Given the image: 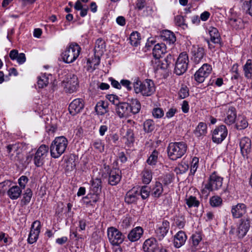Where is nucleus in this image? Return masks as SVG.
I'll return each instance as SVG.
<instances>
[{
  "label": "nucleus",
  "instance_id": "obj_24",
  "mask_svg": "<svg viewBox=\"0 0 252 252\" xmlns=\"http://www.w3.org/2000/svg\"><path fill=\"white\" fill-rule=\"evenodd\" d=\"M169 222L167 220H163L161 226L156 230V233L159 239H162L167 233L169 229Z\"/></svg>",
  "mask_w": 252,
  "mask_h": 252
},
{
  "label": "nucleus",
  "instance_id": "obj_13",
  "mask_svg": "<svg viewBox=\"0 0 252 252\" xmlns=\"http://www.w3.org/2000/svg\"><path fill=\"white\" fill-rule=\"evenodd\" d=\"M129 107L128 103L120 102L115 108L117 114L120 118L128 117L131 114Z\"/></svg>",
  "mask_w": 252,
  "mask_h": 252
},
{
  "label": "nucleus",
  "instance_id": "obj_17",
  "mask_svg": "<svg viewBox=\"0 0 252 252\" xmlns=\"http://www.w3.org/2000/svg\"><path fill=\"white\" fill-rule=\"evenodd\" d=\"M191 53L193 61L196 64L199 63L205 56L204 48L199 46H193Z\"/></svg>",
  "mask_w": 252,
  "mask_h": 252
},
{
  "label": "nucleus",
  "instance_id": "obj_46",
  "mask_svg": "<svg viewBox=\"0 0 252 252\" xmlns=\"http://www.w3.org/2000/svg\"><path fill=\"white\" fill-rule=\"evenodd\" d=\"M124 137L127 140L126 143L127 144L132 143L134 141L133 130L131 128H127Z\"/></svg>",
  "mask_w": 252,
  "mask_h": 252
},
{
  "label": "nucleus",
  "instance_id": "obj_14",
  "mask_svg": "<svg viewBox=\"0 0 252 252\" xmlns=\"http://www.w3.org/2000/svg\"><path fill=\"white\" fill-rule=\"evenodd\" d=\"M241 154L244 158H248L251 150V141L246 137L242 138L240 141Z\"/></svg>",
  "mask_w": 252,
  "mask_h": 252
},
{
  "label": "nucleus",
  "instance_id": "obj_64",
  "mask_svg": "<svg viewBox=\"0 0 252 252\" xmlns=\"http://www.w3.org/2000/svg\"><path fill=\"white\" fill-rule=\"evenodd\" d=\"M201 238L198 235H193L192 236V241L194 246H197L201 241Z\"/></svg>",
  "mask_w": 252,
  "mask_h": 252
},
{
  "label": "nucleus",
  "instance_id": "obj_56",
  "mask_svg": "<svg viewBox=\"0 0 252 252\" xmlns=\"http://www.w3.org/2000/svg\"><path fill=\"white\" fill-rule=\"evenodd\" d=\"M176 225L180 228L184 227L185 224V219L183 217H177L175 220Z\"/></svg>",
  "mask_w": 252,
  "mask_h": 252
},
{
  "label": "nucleus",
  "instance_id": "obj_11",
  "mask_svg": "<svg viewBox=\"0 0 252 252\" xmlns=\"http://www.w3.org/2000/svg\"><path fill=\"white\" fill-rule=\"evenodd\" d=\"M40 230V222L38 220L34 221L31 227V231L28 239L30 244H33L36 241Z\"/></svg>",
  "mask_w": 252,
  "mask_h": 252
},
{
  "label": "nucleus",
  "instance_id": "obj_20",
  "mask_svg": "<svg viewBox=\"0 0 252 252\" xmlns=\"http://www.w3.org/2000/svg\"><path fill=\"white\" fill-rule=\"evenodd\" d=\"M236 116L235 108L230 106L226 112V116L224 120V122L227 125H231L235 122Z\"/></svg>",
  "mask_w": 252,
  "mask_h": 252
},
{
  "label": "nucleus",
  "instance_id": "obj_55",
  "mask_svg": "<svg viewBox=\"0 0 252 252\" xmlns=\"http://www.w3.org/2000/svg\"><path fill=\"white\" fill-rule=\"evenodd\" d=\"M163 115L164 112L161 108H156L153 111V115L155 118H160L163 116Z\"/></svg>",
  "mask_w": 252,
  "mask_h": 252
},
{
  "label": "nucleus",
  "instance_id": "obj_53",
  "mask_svg": "<svg viewBox=\"0 0 252 252\" xmlns=\"http://www.w3.org/2000/svg\"><path fill=\"white\" fill-rule=\"evenodd\" d=\"M95 58L93 59L92 61L90 60H88L87 63L90 64V67L93 68L94 69L96 68V66H97L100 63V57L95 56Z\"/></svg>",
  "mask_w": 252,
  "mask_h": 252
},
{
  "label": "nucleus",
  "instance_id": "obj_48",
  "mask_svg": "<svg viewBox=\"0 0 252 252\" xmlns=\"http://www.w3.org/2000/svg\"><path fill=\"white\" fill-rule=\"evenodd\" d=\"M175 22L177 26L185 29L187 27V24L185 23V18L181 15H177L175 17Z\"/></svg>",
  "mask_w": 252,
  "mask_h": 252
},
{
  "label": "nucleus",
  "instance_id": "obj_5",
  "mask_svg": "<svg viewBox=\"0 0 252 252\" xmlns=\"http://www.w3.org/2000/svg\"><path fill=\"white\" fill-rule=\"evenodd\" d=\"M189 59L187 54L181 53L179 56L176 62L174 68V73L178 75L184 73L188 67Z\"/></svg>",
  "mask_w": 252,
  "mask_h": 252
},
{
  "label": "nucleus",
  "instance_id": "obj_7",
  "mask_svg": "<svg viewBox=\"0 0 252 252\" xmlns=\"http://www.w3.org/2000/svg\"><path fill=\"white\" fill-rule=\"evenodd\" d=\"M212 67L208 63H204L194 74V79L198 83L204 82L205 79L211 72Z\"/></svg>",
  "mask_w": 252,
  "mask_h": 252
},
{
  "label": "nucleus",
  "instance_id": "obj_31",
  "mask_svg": "<svg viewBox=\"0 0 252 252\" xmlns=\"http://www.w3.org/2000/svg\"><path fill=\"white\" fill-rule=\"evenodd\" d=\"M162 184L158 182H156L151 191V195L155 198H158L163 192Z\"/></svg>",
  "mask_w": 252,
  "mask_h": 252
},
{
  "label": "nucleus",
  "instance_id": "obj_18",
  "mask_svg": "<svg viewBox=\"0 0 252 252\" xmlns=\"http://www.w3.org/2000/svg\"><path fill=\"white\" fill-rule=\"evenodd\" d=\"M121 179V171L117 168L112 169L109 175L108 182L112 186L118 184Z\"/></svg>",
  "mask_w": 252,
  "mask_h": 252
},
{
  "label": "nucleus",
  "instance_id": "obj_51",
  "mask_svg": "<svg viewBox=\"0 0 252 252\" xmlns=\"http://www.w3.org/2000/svg\"><path fill=\"white\" fill-rule=\"evenodd\" d=\"M210 203L212 206L218 207L222 203L221 198L218 196H214L211 198Z\"/></svg>",
  "mask_w": 252,
  "mask_h": 252
},
{
  "label": "nucleus",
  "instance_id": "obj_8",
  "mask_svg": "<svg viewBox=\"0 0 252 252\" xmlns=\"http://www.w3.org/2000/svg\"><path fill=\"white\" fill-rule=\"evenodd\" d=\"M49 147L45 145H41L37 149L34 158V162L37 167L42 166L44 162V159L47 156Z\"/></svg>",
  "mask_w": 252,
  "mask_h": 252
},
{
  "label": "nucleus",
  "instance_id": "obj_21",
  "mask_svg": "<svg viewBox=\"0 0 252 252\" xmlns=\"http://www.w3.org/2000/svg\"><path fill=\"white\" fill-rule=\"evenodd\" d=\"M250 227V222L248 220H242L237 229V235L240 238H243L247 234Z\"/></svg>",
  "mask_w": 252,
  "mask_h": 252
},
{
  "label": "nucleus",
  "instance_id": "obj_19",
  "mask_svg": "<svg viewBox=\"0 0 252 252\" xmlns=\"http://www.w3.org/2000/svg\"><path fill=\"white\" fill-rule=\"evenodd\" d=\"M143 249L145 252H156L158 249L157 241L154 238L146 240L143 245Z\"/></svg>",
  "mask_w": 252,
  "mask_h": 252
},
{
  "label": "nucleus",
  "instance_id": "obj_30",
  "mask_svg": "<svg viewBox=\"0 0 252 252\" xmlns=\"http://www.w3.org/2000/svg\"><path fill=\"white\" fill-rule=\"evenodd\" d=\"M161 38L163 41H166L169 44L174 43L176 41V37L174 34L169 31L166 30L162 32Z\"/></svg>",
  "mask_w": 252,
  "mask_h": 252
},
{
  "label": "nucleus",
  "instance_id": "obj_50",
  "mask_svg": "<svg viewBox=\"0 0 252 252\" xmlns=\"http://www.w3.org/2000/svg\"><path fill=\"white\" fill-rule=\"evenodd\" d=\"M178 94L179 97L182 99L188 96L189 95V90L188 88L185 85H182V87L179 91Z\"/></svg>",
  "mask_w": 252,
  "mask_h": 252
},
{
  "label": "nucleus",
  "instance_id": "obj_58",
  "mask_svg": "<svg viewBox=\"0 0 252 252\" xmlns=\"http://www.w3.org/2000/svg\"><path fill=\"white\" fill-rule=\"evenodd\" d=\"M188 165L186 164H181L179 165L178 167L175 169L177 173L182 174L186 172L188 169Z\"/></svg>",
  "mask_w": 252,
  "mask_h": 252
},
{
  "label": "nucleus",
  "instance_id": "obj_43",
  "mask_svg": "<svg viewBox=\"0 0 252 252\" xmlns=\"http://www.w3.org/2000/svg\"><path fill=\"white\" fill-rule=\"evenodd\" d=\"M155 128V123L152 120H147L144 123V129L147 132H151Z\"/></svg>",
  "mask_w": 252,
  "mask_h": 252
},
{
  "label": "nucleus",
  "instance_id": "obj_26",
  "mask_svg": "<svg viewBox=\"0 0 252 252\" xmlns=\"http://www.w3.org/2000/svg\"><path fill=\"white\" fill-rule=\"evenodd\" d=\"M208 32L210 36V40L214 44H219L220 42V35L218 29L214 27H210Z\"/></svg>",
  "mask_w": 252,
  "mask_h": 252
},
{
  "label": "nucleus",
  "instance_id": "obj_42",
  "mask_svg": "<svg viewBox=\"0 0 252 252\" xmlns=\"http://www.w3.org/2000/svg\"><path fill=\"white\" fill-rule=\"evenodd\" d=\"M140 40V36L138 32H133L131 33L129 37V41L130 44L134 46H136Z\"/></svg>",
  "mask_w": 252,
  "mask_h": 252
},
{
  "label": "nucleus",
  "instance_id": "obj_62",
  "mask_svg": "<svg viewBox=\"0 0 252 252\" xmlns=\"http://www.w3.org/2000/svg\"><path fill=\"white\" fill-rule=\"evenodd\" d=\"M16 60L19 64H23L26 60L25 54L22 53L19 54Z\"/></svg>",
  "mask_w": 252,
  "mask_h": 252
},
{
  "label": "nucleus",
  "instance_id": "obj_2",
  "mask_svg": "<svg viewBox=\"0 0 252 252\" xmlns=\"http://www.w3.org/2000/svg\"><path fill=\"white\" fill-rule=\"evenodd\" d=\"M133 86L134 91L136 94L141 93L144 96H150L155 91L154 82L149 79L141 82L138 79H135L133 82Z\"/></svg>",
  "mask_w": 252,
  "mask_h": 252
},
{
  "label": "nucleus",
  "instance_id": "obj_27",
  "mask_svg": "<svg viewBox=\"0 0 252 252\" xmlns=\"http://www.w3.org/2000/svg\"><path fill=\"white\" fill-rule=\"evenodd\" d=\"M129 105V110L130 114H136L139 112L141 109L140 101L136 98H132L128 103Z\"/></svg>",
  "mask_w": 252,
  "mask_h": 252
},
{
  "label": "nucleus",
  "instance_id": "obj_40",
  "mask_svg": "<svg viewBox=\"0 0 252 252\" xmlns=\"http://www.w3.org/2000/svg\"><path fill=\"white\" fill-rule=\"evenodd\" d=\"M186 203L189 208L198 207L200 202L195 196H189L185 199Z\"/></svg>",
  "mask_w": 252,
  "mask_h": 252
},
{
  "label": "nucleus",
  "instance_id": "obj_49",
  "mask_svg": "<svg viewBox=\"0 0 252 252\" xmlns=\"http://www.w3.org/2000/svg\"><path fill=\"white\" fill-rule=\"evenodd\" d=\"M99 193L94 192L93 194L87 195L86 197L87 198L90 199V201L87 202V204L93 205V203H96L99 200Z\"/></svg>",
  "mask_w": 252,
  "mask_h": 252
},
{
  "label": "nucleus",
  "instance_id": "obj_16",
  "mask_svg": "<svg viewBox=\"0 0 252 252\" xmlns=\"http://www.w3.org/2000/svg\"><path fill=\"white\" fill-rule=\"evenodd\" d=\"M247 207L244 203H238L233 205L231 208L232 216L235 218H240L246 213Z\"/></svg>",
  "mask_w": 252,
  "mask_h": 252
},
{
  "label": "nucleus",
  "instance_id": "obj_34",
  "mask_svg": "<svg viewBox=\"0 0 252 252\" xmlns=\"http://www.w3.org/2000/svg\"><path fill=\"white\" fill-rule=\"evenodd\" d=\"M207 133V125L206 124L200 122L194 131V134L198 137L205 135Z\"/></svg>",
  "mask_w": 252,
  "mask_h": 252
},
{
  "label": "nucleus",
  "instance_id": "obj_41",
  "mask_svg": "<svg viewBox=\"0 0 252 252\" xmlns=\"http://www.w3.org/2000/svg\"><path fill=\"white\" fill-rule=\"evenodd\" d=\"M174 61V59L173 56L170 54H168L162 62L161 68L163 69L168 68L170 66V65L173 63Z\"/></svg>",
  "mask_w": 252,
  "mask_h": 252
},
{
  "label": "nucleus",
  "instance_id": "obj_32",
  "mask_svg": "<svg viewBox=\"0 0 252 252\" xmlns=\"http://www.w3.org/2000/svg\"><path fill=\"white\" fill-rule=\"evenodd\" d=\"M229 24L233 28L236 30H240L244 28V22L240 18H230Z\"/></svg>",
  "mask_w": 252,
  "mask_h": 252
},
{
  "label": "nucleus",
  "instance_id": "obj_47",
  "mask_svg": "<svg viewBox=\"0 0 252 252\" xmlns=\"http://www.w3.org/2000/svg\"><path fill=\"white\" fill-rule=\"evenodd\" d=\"M136 200V193L132 191H129L126 194L125 201L126 203L130 204Z\"/></svg>",
  "mask_w": 252,
  "mask_h": 252
},
{
  "label": "nucleus",
  "instance_id": "obj_25",
  "mask_svg": "<svg viewBox=\"0 0 252 252\" xmlns=\"http://www.w3.org/2000/svg\"><path fill=\"white\" fill-rule=\"evenodd\" d=\"M166 51V46L164 43H158L153 49V56L156 59H159Z\"/></svg>",
  "mask_w": 252,
  "mask_h": 252
},
{
  "label": "nucleus",
  "instance_id": "obj_45",
  "mask_svg": "<svg viewBox=\"0 0 252 252\" xmlns=\"http://www.w3.org/2000/svg\"><path fill=\"white\" fill-rule=\"evenodd\" d=\"M158 152L157 150H154L152 154L150 156L149 158H148L147 160V162L149 164L151 165H154L156 164L158 160Z\"/></svg>",
  "mask_w": 252,
  "mask_h": 252
},
{
  "label": "nucleus",
  "instance_id": "obj_38",
  "mask_svg": "<svg viewBox=\"0 0 252 252\" xmlns=\"http://www.w3.org/2000/svg\"><path fill=\"white\" fill-rule=\"evenodd\" d=\"M101 181L100 179L95 178L93 180L92 190L94 192L100 193L101 190Z\"/></svg>",
  "mask_w": 252,
  "mask_h": 252
},
{
  "label": "nucleus",
  "instance_id": "obj_54",
  "mask_svg": "<svg viewBox=\"0 0 252 252\" xmlns=\"http://www.w3.org/2000/svg\"><path fill=\"white\" fill-rule=\"evenodd\" d=\"M107 98L116 106H117V105H118V104L120 103L118 96L116 95L109 94L107 95Z\"/></svg>",
  "mask_w": 252,
  "mask_h": 252
},
{
  "label": "nucleus",
  "instance_id": "obj_60",
  "mask_svg": "<svg viewBox=\"0 0 252 252\" xmlns=\"http://www.w3.org/2000/svg\"><path fill=\"white\" fill-rule=\"evenodd\" d=\"M94 148L99 152H102L104 150V146L100 141H95L93 144Z\"/></svg>",
  "mask_w": 252,
  "mask_h": 252
},
{
  "label": "nucleus",
  "instance_id": "obj_4",
  "mask_svg": "<svg viewBox=\"0 0 252 252\" xmlns=\"http://www.w3.org/2000/svg\"><path fill=\"white\" fill-rule=\"evenodd\" d=\"M81 51L80 47L76 43H71L62 53V59L64 62L73 63L78 57Z\"/></svg>",
  "mask_w": 252,
  "mask_h": 252
},
{
  "label": "nucleus",
  "instance_id": "obj_44",
  "mask_svg": "<svg viewBox=\"0 0 252 252\" xmlns=\"http://www.w3.org/2000/svg\"><path fill=\"white\" fill-rule=\"evenodd\" d=\"M48 83V78L45 74L38 77L37 85L39 88H43L46 87Z\"/></svg>",
  "mask_w": 252,
  "mask_h": 252
},
{
  "label": "nucleus",
  "instance_id": "obj_15",
  "mask_svg": "<svg viewBox=\"0 0 252 252\" xmlns=\"http://www.w3.org/2000/svg\"><path fill=\"white\" fill-rule=\"evenodd\" d=\"M78 85V78L76 76L73 75L70 78H68L65 82L66 91L69 93H72L77 90Z\"/></svg>",
  "mask_w": 252,
  "mask_h": 252
},
{
  "label": "nucleus",
  "instance_id": "obj_35",
  "mask_svg": "<svg viewBox=\"0 0 252 252\" xmlns=\"http://www.w3.org/2000/svg\"><path fill=\"white\" fill-rule=\"evenodd\" d=\"M248 126V123L246 118L242 116H238L236 120V127L238 129H243Z\"/></svg>",
  "mask_w": 252,
  "mask_h": 252
},
{
  "label": "nucleus",
  "instance_id": "obj_10",
  "mask_svg": "<svg viewBox=\"0 0 252 252\" xmlns=\"http://www.w3.org/2000/svg\"><path fill=\"white\" fill-rule=\"evenodd\" d=\"M227 134V130L226 126L221 125L214 130L212 136L213 141L215 143H220L225 139Z\"/></svg>",
  "mask_w": 252,
  "mask_h": 252
},
{
  "label": "nucleus",
  "instance_id": "obj_36",
  "mask_svg": "<svg viewBox=\"0 0 252 252\" xmlns=\"http://www.w3.org/2000/svg\"><path fill=\"white\" fill-rule=\"evenodd\" d=\"M245 76L247 78H251L252 76V62L251 59L247 61L246 64L243 66Z\"/></svg>",
  "mask_w": 252,
  "mask_h": 252
},
{
  "label": "nucleus",
  "instance_id": "obj_57",
  "mask_svg": "<svg viewBox=\"0 0 252 252\" xmlns=\"http://www.w3.org/2000/svg\"><path fill=\"white\" fill-rule=\"evenodd\" d=\"M198 158H193L192 160V162H191V167H190V172L194 174L197 167H198Z\"/></svg>",
  "mask_w": 252,
  "mask_h": 252
},
{
  "label": "nucleus",
  "instance_id": "obj_29",
  "mask_svg": "<svg viewBox=\"0 0 252 252\" xmlns=\"http://www.w3.org/2000/svg\"><path fill=\"white\" fill-rule=\"evenodd\" d=\"M7 193L11 199H17L20 196L22 189L18 186H14L8 190Z\"/></svg>",
  "mask_w": 252,
  "mask_h": 252
},
{
  "label": "nucleus",
  "instance_id": "obj_6",
  "mask_svg": "<svg viewBox=\"0 0 252 252\" xmlns=\"http://www.w3.org/2000/svg\"><path fill=\"white\" fill-rule=\"evenodd\" d=\"M107 236L110 243L115 246L122 244L125 238V235L121 231L113 227L108 228Z\"/></svg>",
  "mask_w": 252,
  "mask_h": 252
},
{
  "label": "nucleus",
  "instance_id": "obj_22",
  "mask_svg": "<svg viewBox=\"0 0 252 252\" xmlns=\"http://www.w3.org/2000/svg\"><path fill=\"white\" fill-rule=\"evenodd\" d=\"M187 240V236L183 231H179L174 236V245L179 248L182 246Z\"/></svg>",
  "mask_w": 252,
  "mask_h": 252
},
{
  "label": "nucleus",
  "instance_id": "obj_9",
  "mask_svg": "<svg viewBox=\"0 0 252 252\" xmlns=\"http://www.w3.org/2000/svg\"><path fill=\"white\" fill-rule=\"evenodd\" d=\"M222 178L214 172L210 176L209 182L205 185V188L208 189L209 191H210L218 189L222 186Z\"/></svg>",
  "mask_w": 252,
  "mask_h": 252
},
{
  "label": "nucleus",
  "instance_id": "obj_1",
  "mask_svg": "<svg viewBox=\"0 0 252 252\" xmlns=\"http://www.w3.org/2000/svg\"><path fill=\"white\" fill-rule=\"evenodd\" d=\"M67 145L68 140L64 136L56 137L50 146L51 156L54 158H59L65 152Z\"/></svg>",
  "mask_w": 252,
  "mask_h": 252
},
{
  "label": "nucleus",
  "instance_id": "obj_33",
  "mask_svg": "<svg viewBox=\"0 0 252 252\" xmlns=\"http://www.w3.org/2000/svg\"><path fill=\"white\" fill-rule=\"evenodd\" d=\"M107 108V103L103 101H100L97 103L95 110L98 114L103 115L108 111Z\"/></svg>",
  "mask_w": 252,
  "mask_h": 252
},
{
  "label": "nucleus",
  "instance_id": "obj_39",
  "mask_svg": "<svg viewBox=\"0 0 252 252\" xmlns=\"http://www.w3.org/2000/svg\"><path fill=\"white\" fill-rule=\"evenodd\" d=\"M32 196V192L29 188L26 189L25 192L23 194V198L21 200V204L22 205H26L28 204Z\"/></svg>",
  "mask_w": 252,
  "mask_h": 252
},
{
  "label": "nucleus",
  "instance_id": "obj_52",
  "mask_svg": "<svg viewBox=\"0 0 252 252\" xmlns=\"http://www.w3.org/2000/svg\"><path fill=\"white\" fill-rule=\"evenodd\" d=\"M150 188L146 186L142 187L140 190V194L143 199L147 198L150 195Z\"/></svg>",
  "mask_w": 252,
  "mask_h": 252
},
{
  "label": "nucleus",
  "instance_id": "obj_12",
  "mask_svg": "<svg viewBox=\"0 0 252 252\" xmlns=\"http://www.w3.org/2000/svg\"><path fill=\"white\" fill-rule=\"evenodd\" d=\"M84 107L83 100L81 98L73 100L69 104L68 110L70 114L73 116L80 113Z\"/></svg>",
  "mask_w": 252,
  "mask_h": 252
},
{
  "label": "nucleus",
  "instance_id": "obj_37",
  "mask_svg": "<svg viewBox=\"0 0 252 252\" xmlns=\"http://www.w3.org/2000/svg\"><path fill=\"white\" fill-rule=\"evenodd\" d=\"M142 181L144 184H148L152 179V174L151 170L145 168L142 172Z\"/></svg>",
  "mask_w": 252,
  "mask_h": 252
},
{
  "label": "nucleus",
  "instance_id": "obj_3",
  "mask_svg": "<svg viewBox=\"0 0 252 252\" xmlns=\"http://www.w3.org/2000/svg\"><path fill=\"white\" fill-rule=\"evenodd\" d=\"M187 149V146L183 142L171 143L167 148L168 156L171 160H177L185 155Z\"/></svg>",
  "mask_w": 252,
  "mask_h": 252
},
{
  "label": "nucleus",
  "instance_id": "obj_28",
  "mask_svg": "<svg viewBox=\"0 0 252 252\" xmlns=\"http://www.w3.org/2000/svg\"><path fill=\"white\" fill-rule=\"evenodd\" d=\"M105 47L104 41L101 38L97 39L96 40L95 47L94 48V56L100 57L103 53Z\"/></svg>",
  "mask_w": 252,
  "mask_h": 252
},
{
  "label": "nucleus",
  "instance_id": "obj_63",
  "mask_svg": "<svg viewBox=\"0 0 252 252\" xmlns=\"http://www.w3.org/2000/svg\"><path fill=\"white\" fill-rule=\"evenodd\" d=\"M131 224V220L129 218H126L123 220L122 223V226L125 228L127 229L128 227L130 226Z\"/></svg>",
  "mask_w": 252,
  "mask_h": 252
},
{
  "label": "nucleus",
  "instance_id": "obj_23",
  "mask_svg": "<svg viewBox=\"0 0 252 252\" xmlns=\"http://www.w3.org/2000/svg\"><path fill=\"white\" fill-rule=\"evenodd\" d=\"M143 233V229L141 227H136L130 231L127 238L130 241L135 242L140 238Z\"/></svg>",
  "mask_w": 252,
  "mask_h": 252
},
{
  "label": "nucleus",
  "instance_id": "obj_61",
  "mask_svg": "<svg viewBox=\"0 0 252 252\" xmlns=\"http://www.w3.org/2000/svg\"><path fill=\"white\" fill-rule=\"evenodd\" d=\"M244 4H246L248 7L246 13L252 17V0H250L248 1H246Z\"/></svg>",
  "mask_w": 252,
  "mask_h": 252
},
{
  "label": "nucleus",
  "instance_id": "obj_59",
  "mask_svg": "<svg viewBox=\"0 0 252 252\" xmlns=\"http://www.w3.org/2000/svg\"><path fill=\"white\" fill-rule=\"evenodd\" d=\"M28 181V178L25 176H22L18 180V183L21 188L24 189Z\"/></svg>",
  "mask_w": 252,
  "mask_h": 252
}]
</instances>
